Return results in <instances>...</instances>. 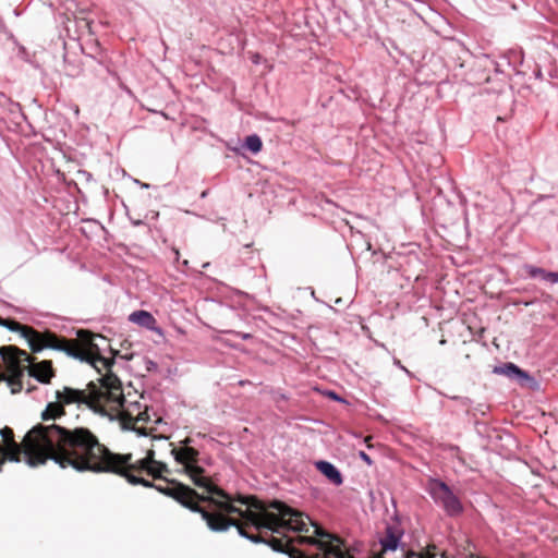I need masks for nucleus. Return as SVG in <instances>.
I'll list each match as a JSON object with an SVG mask.
<instances>
[{
	"instance_id": "1",
	"label": "nucleus",
	"mask_w": 558,
	"mask_h": 558,
	"mask_svg": "<svg viewBox=\"0 0 558 558\" xmlns=\"http://www.w3.org/2000/svg\"><path fill=\"white\" fill-rule=\"evenodd\" d=\"M40 437H45L46 444H49L50 454L31 460L33 465L51 457L54 463L62 469L72 468L77 472L116 473L125 477L133 485L140 484L154 488L157 486L143 477L128 473L122 466L129 462L132 456L112 453L87 428L62 429L52 426L45 436Z\"/></svg>"
},
{
	"instance_id": "2",
	"label": "nucleus",
	"mask_w": 558,
	"mask_h": 558,
	"mask_svg": "<svg viewBox=\"0 0 558 558\" xmlns=\"http://www.w3.org/2000/svg\"><path fill=\"white\" fill-rule=\"evenodd\" d=\"M0 325L7 327L11 331H20L27 340L34 352L44 349H52L64 352L66 355L80 360L82 362L95 365L96 362L105 363V359L99 354V347L95 343L96 339L105 340L102 336H92L87 331H80L77 335L85 343L84 348H77L74 343L64 338L58 337L51 331H37L31 327L23 326L16 322H9L0 318Z\"/></svg>"
},
{
	"instance_id": "3",
	"label": "nucleus",
	"mask_w": 558,
	"mask_h": 558,
	"mask_svg": "<svg viewBox=\"0 0 558 558\" xmlns=\"http://www.w3.org/2000/svg\"><path fill=\"white\" fill-rule=\"evenodd\" d=\"M156 489L178 502H180L183 507L190 509L193 512H197L202 515V519L206 522L208 529L213 532H226L231 522L226 523H217L214 518L208 512L207 508L201 507L194 499L197 498L201 501H206L210 495L207 496L198 495L194 489L182 485L177 484L174 486H156Z\"/></svg>"
},
{
	"instance_id": "4",
	"label": "nucleus",
	"mask_w": 558,
	"mask_h": 558,
	"mask_svg": "<svg viewBox=\"0 0 558 558\" xmlns=\"http://www.w3.org/2000/svg\"><path fill=\"white\" fill-rule=\"evenodd\" d=\"M0 359L8 375L4 379L11 392H20L23 389L21 377L24 374L25 366L31 363L29 354L15 347H2L0 348Z\"/></svg>"
},
{
	"instance_id": "5",
	"label": "nucleus",
	"mask_w": 558,
	"mask_h": 558,
	"mask_svg": "<svg viewBox=\"0 0 558 558\" xmlns=\"http://www.w3.org/2000/svg\"><path fill=\"white\" fill-rule=\"evenodd\" d=\"M89 387L92 388V409L97 410L98 408L108 407L110 410L117 411L123 407L125 399L118 377L113 375L104 376L100 379L99 387L94 384H90Z\"/></svg>"
},
{
	"instance_id": "6",
	"label": "nucleus",
	"mask_w": 558,
	"mask_h": 558,
	"mask_svg": "<svg viewBox=\"0 0 558 558\" xmlns=\"http://www.w3.org/2000/svg\"><path fill=\"white\" fill-rule=\"evenodd\" d=\"M427 492L434 502L441 507L447 515L457 517L462 513L463 506L451 488L439 478H429Z\"/></svg>"
},
{
	"instance_id": "7",
	"label": "nucleus",
	"mask_w": 558,
	"mask_h": 558,
	"mask_svg": "<svg viewBox=\"0 0 558 558\" xmlns=\"http://www.w3.org/2000/svg\"><path fill=\"white\" fill-rule=\"evenodd\" d=\"M494 373L498 375H504L514 380L522 387H526L532 390H537L539 388L538 381L533 376H531L529 373L521 369L518 365L513 363L508 362L502 365L496 366L494 368Z\"/></svg>"
},
{
	"instance_id": "8",
	"label": "nucleus",
	"mask_w": 558,
	"mask_h": 558,
	"mask_svg": "<svg viewBox=\"0 0 558 558\" xmlns=\"http://www.w3.org/2000/svg\"><path fill=\"white\" fill-rule=\"evenodd\" d=\"M153 456H154V452L149 451L146 458L140 459V460L135 461L134 463H132L131 459H130L129 462L123 464L122 468L124 470H126L128 473L146 472L147 474H149L156 478L160 477L161 473L166 470V465L158 461H155Z\"/></svg>"
},
{
	"instance_id": "9",
	"label": "nucleus",
	"mask_w": 558,
	"mask_h": 558,
	"mask_svg": "<svg viewBox=\"0 0 558 558\" xmlns=\"http://www.w3.org/2000/svg\"><path fill=\"white\" fill-rule=\"evenodd\" d=\"M56 399L60 401L62 405L76 403L93 408L92 390L86 392L85 390L64 387L62 390L56 392Z\"/></svg>"
},
{
	"instance_id": "10",
	"label": "nucleus",
	"mask_w": 558,
	"mask_h": 558,
	"mask_svg": "<svg viewBox=\"0 0 558 558\" xmlns=\"http://www.w3.org/2000/svg\"><path fill=\"white\" fill-rule=\"evenodd\" d=\"M129 320L150 331L163 336L162 329L157 325L156 318L147 311H135L130 314Z\"/></svg>"
},
{
	"instance_id": "11",
	"label": "nucleus",
	"mask_w": 558,
	"mask_h": 558,
	"mask_svg": "<svg viewBox=\"0 0 558 558\" xmlns=\"http://www.w3.org/2000/svg\"><path fill=\"white\" fill-rule=\"evenodd\" d=\"M25 369H28L29 376L36 378L38 381L43 384H48L53 376L51 362L43 361L40 363H34L31 359V363L25 366Z\"/></svg>"
},
{
	"instance_id": "12",
	"label": "nucleus",
	"mask_w": 558,
	"mask_h": 558,
	"mask_svg": "<svg viewBox=\"0 0 558 558\" xmlns=\"http://www.w3.org/2000/svg\"><path fill=\"white\" fill-rule=\"evenodd\" d=\"M317 470L324 474L332 484L339 486L343 478L340 471L330 462L320 460L316 462Z\"/></svg>"
},
{
	"instance_id": "13",
	"label": "nucleus",
	"mask_w": 558,
	"mask_h": 558,
	"mask_svg": "<svg viewBox=\"0 0 558 558\" xmlns=\"http://www.w3.org/2000/svg\"><path fill=\"white\" fill-rule=\"evenodd\" d=\"M401 535L396 534L392 527L388 526L386 535L383 538H380V545L384 551H395L399 547Z\"/></svg>"
},
{
	"instance_id": "14",
	"label": "nucleus",
	"mask_w": 558,
	"mask_h": 558,
	"mask_svg": "<svg viewBox=\"0 0 558 558\" xmlns=\"http://www.w3.org/2000/svg\"><path fill=\"white\" fill-rule=\"evenodd\" d=\"M62 415H64L63 405L58 400L56 402H49L41 412V418L44 421L56 420Z\"/></svg>"
},
{
	"instance_id": "15",
	"label": "nucleus",
	"mask_w": 558,
	"mask_h": 558,
	"mask_svg": "<svg viewBox=\"0 0 558 558\" xmlns=\"http://www.w3.org/2000/svg\"><path fill=\"white\" fill-rule=\"evenodd\" d=\"M244 147L253 154H257L262 150L263 142L258 135L252 134L245 138Z\"/></svg>"
},
{
	"instance_id": "16",
	"label": "nucleus",
	"mask_w": 558,
	"mask_h": 558,
	"mask_svg": "<svg viewBox=\"0 0 558 558\" xmlns=\"http://www.w3.org/2000/svg\"><path fill=\"white\" fill-rule=\"evenodd\" d=\"M403 558H435L428 550L424 553L404 551L402 550Z\"/></svg>"
},
{
	"instance_id": "17",
	"label": "nucleus",
	"mask_w": 558,
	"mask_h": 558,
	"mask_svg": "<svg viewBox=\"0 0 558 558\" xmlns=\"http://www.w3.org/2000/svg\"><path fill=\"white\" fill-rule=\"evenodd\" d=\"M545 269L530 266L527 272L532 278H542L545 275Z\"/></svg>"
},
{
	"instance_id": "18",
	"label": "nucleus",
	"mask_w": 558,
	"mask_h": 558,
	"mask_svg": "<svg viewBox=\"0 0 558 558\" xmlns=\"http://www.w3.org/2000/svg\"><path fill=\"white\" fill-rule=\"evenodd\" d=\"M544 281H548L551 283H557L558 274L551 271H545V275L541 278Z\"/></svg>"
},
{
	"instance_id": "19",
	"label": "nucleus",
	"mask_w": 558,
	"mask_h": 558,
	"mask_svg": "<svg viewBox=\"0 0 558 558\" xmlns=\"http://www.w3.org/2000/svg\"><path fill=\"white\" fill-rule=\"evenodd\" d=\"M269 545L272 547L274 550L284 553V548L282 547V544L280 541L274 538Z\"/></svg>"
},
{
	"instance_id": "20",
	"label": "nucleus",
	"mask_w": 558,
	"mask_h": 558,
	"mask_svg": "<svg viewBox=\"0 0 558 558\" xmlns=\"http://www.w3.org/2000/svg\"><path fill=\"white\" fill-rule=\"evenodd\" d=\"M246 539H248L255 544L265 543L263 537H260L259 535H254V534H248V537H246Z\"/></svg>"
},
{
	"instance_id": "21",
	"label": "nucleus",
	"mask_w": 558,
	"mask_h": 558,
	"mask_svg": "<svg viewBox=\"0 0 558 558\" xmlns=\"http://www.w3.org/2000/svg\"><path fill=\"white\" fill-rule=\"evenodd\" d=\"M359 457H360L364 462H366L368 465H372V464H373V461H372L371 457H369L367 453H365L364 451H360V452H359Z\"/></svg>"
},
{
	"instance_id": "22",
	"label": "nucleus",
	"mask_w": 558,
	"mask_h": 558,
	"mask_svg": "<svg viewBox=\"0 0 558 558\" xmlns=\"http://www.w3.org/2000/svg\"><path fill=\"white\" fill-rule=\"evenodd\" d=\"M327 396L332 400L344 402V400L341 397H339L335 391H328Z\"/></svg>"
},
{
	"instance_id": "23",
	"label": "nucleus",
	"mask_w": 558,
	"mask_h": 558,
	"mask_svg": "<svg viewBox=\"0 0 558 558\" xmlns=\"http://www.w3.org/2000/svg\"><path fill=\"white\" fill-rule=\"evenodd\" d=\"M395 365H397L398 367H400L402 371H404L408 375H410V372L409 369H407L399 360H395Z\"/></svg>"
},
{
	"instance_id": "24",
	"label": "nucleus",
	"mask_w": 558,
	"mask_h": 558,
	"mask_svg": "<svg viewBox=\"0 0 558 558\" xmlns=\"http://www.w3.org/2000/svg\"><path fill=\"white\" fill-rule=\"evenodd\" d=\"M259 58H260V57H259V54H257V53H256V54H254V56L252 57V61H253L254 63H258V62H259Z\"/></svg>"
},
{
	"instance_id": "25",
	"label": "nucleus",
	"mask_w": 558,
	"mask_h": 558,
	"mask_svg": "<svg viewBox=\"0 0 558 558\" xmlns=\"http://www.w3.org/2000/svg\"><path fill=\"white\" fill-rule=\"evenodd\" d=\"M135 183L141 184V186H142L143 189H148V187H149V184H147V183H141L138 180H135Z\"/></svg>"
},
{
	"instance_id": "26",
	"label": "nucleus",
	"mask_w": 558,
	"mask_h": 558,
	"mask_svg": "<svg viewBox=\"0 0 558 558\" xmlns=\"http://www.w3.org/2000/svg\"><path fill=\"white\" fill-rule=\"evenodd\" d=\"M239 336H241L242 339H248L251 338V335L250 333H240L238 332Z\"/></svg>"
},
{
	"instance_id": "27",
	"label": "nucleus",
	"mask_w": 558,
	"mask_h": 558,
	"mask_svg": "<svg viewBox=\"0 0 558 558\" xmlns=\"http://www.w3.org/2000/svg\"><path fill=\"white\" fill-rule=\"evenodd\" d=\"M238 501H240L241 504H244V505H245V504H247V500H246V498H244V497H240V498L238 499Z\"/></svg>"
},
{
	"instance_id": "28",
	"label": "nucleus",
	"mask_w": 558,
	"mask_h": 558,
	"mask_svg": "<svg viewBox=\"0 0 558 558\" xmlns=\"http://www.w3.org/2000/svg\"><path fill=\"white\" fill-rule=\"evenodd\" d=\"M446 343V340H440V344H445Z\"/></svg>"
},
{
	"instance_id": "29",
	"label": "nucleus",
	"mask_w": 558,
	"mask_h": 558,
	"mask_svg": "<svg viewBox=\"0 0 558 558\" xmlns=\"http://www.w3.org/2000/svg\"><path fill=\"white\" fill-rule=\"evenodd\" d=\"M371 439H372L371 437H366V438H365V441L367 442V441H369Z\"/></svg>"
}]
</instances>
